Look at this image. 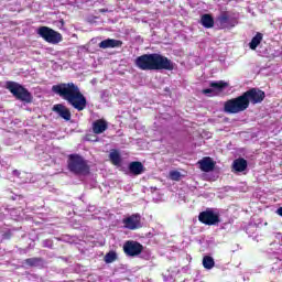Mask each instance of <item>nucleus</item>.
<instances>
[{
    "label": "nucleus",
    "mask_w": 282,
    "mask_h": 282,
    "mask_svg": "<svg viewBox=\"0 0 282 282\" xmlns=\"http://www.w3.org/2000/svg\"><path fill=\"white\" fill-rule=\"evenodd\" d=\"M52 91L59 96L62 100H66L76 111H85L87 109V97L82 94L78 85L73 82L53 85Z\"/></svg>",
    "instance_id": "nucleus-1"
},
{
    "label": "nucleus",
    "mask_w": 282,
    "mask_h": 282,
    "mask_svg": "<svg viewBox=\"0 0 282 282\" xmlns=\"http://www.w3.org/2000/svg\"><path fill=\"white\" fill-rule=\"evenodd\" d=\"M134 65L142 72H160L162 69L173 72L175 69V63L160 53L140 55L134 59Z\"/></svg>",
    "instance_id": "nucleus-2"
},
{
    "label": "nucleus",
    "mask_w": 282,
    "mask_h": 282,
    "mask_svg": "<svg viewBox=\"0 0 282 282\" xmlns=\"http://www.w3.org/2000/svg\"><path fill=\"white\" fill-rule=\"evenodd\" d=\"M67 169L74 175H89L91 167L85 158L80 154H69L67 160Z\"/></svg>",
    "instance_id": "nucleus-3"
},
{
    "label": "nucleus",
    "mask_w": 282,
    "mask_h": 282,
    "mask_svg": "<svg viewBox=\"0 0 282 282\" xmlns=\"http://www.w3.org/2000/svg\"><path fill=\"white\" fill-rule=\"evenodd\" d=\"M6 89H8V91H10V94H12V96L21 102H26L28 105H30V102L34 100L32 93H30L28 88H24L23 85L17 82H7Z\"/></svg>",
    "instance_id": "nucleus-4"
},
{
    "label": "nucleus",
    "mask_w": 282,
    "mask_h": 282,
    "mask_svg": "<svg viewBox=\"0 0 282 282\" xmlns=\"http://www.w3.org/2000/svg\"><path fill=\"white\" fill-rule=\"evenodd\" d=\"M248 109V104L243 95H240L236 98H231L224 104V111L225 113H241Z\"/></svg>",
    "instance_id": "nucleus-5"
},
{
    "label": "nucleus",
    "mask_w": 282,
    "mask_h": 282,
    "mask_svg": "<svg viewBox=\"0 0 282 282\" xmlns=\"http://www.w3.org/2000/svg\"><path fill=\"white\" fill-rule=\"evenodd\" d=\"M37 34L46 43H51V45H58L63 41V35L50 26H40Z\"/></svg>",
    "instance_id": "nucleus-6"
},
{
    "label": "nucleus",
    "mask_w": 282,
    "mask_h": 282,
    "mask_svg": "<svg viewBox=\"0 0 282 282\" xmlns=\"http://www.w3.org/2000/svg\"><path fill=\"white\" fill-rule=\"evenodd\" d=\"M242 97L245 98V102H247V107H250V105H261L265 100V91L259 88H250L242 93Z\"/></svg>",
    "instance_id": "nucleus-7"
},
{
    "label": "nucleus",
    "mask_w": 282,
    "mask_h": 282,
    "mask_svg": "<svg viewBox=\"0 0 282 282\" xmlns=\"http://www.w3.org/2000/svg\"><path fill=\"white\" fill-rule=\"evenodd\" d=\"M198 221L205 226H217L221 220L219 214H216L213 209H206L198 215Z\"/></svg>",
    "instance_id": "nucleus-8"
},
{
    "label": "nucleus",
    "mask_w": 282,
    "mask_h": 282,
    "mask_svg": "<svg viewBox=\"0 0 282 282\" xmlns=\"http://www.w3.org/2000/svg\"><path fill=\"white\" fill-rule=\"evenodd\" d=\"M142 250H144V246L138 241L127 240L123 243V252L127 257H138L142 254Z\"/></svg>",
    "instance_id": "nucleus-9"
},
{
    "label": "nucleus",
    "mask_w": 282,
    "mask_h": 282,
    "mask_svg": "<svg viewBox=\"0 0 282 282\" xmlns=\"http://www.w3.org/2000/svg\"><path fill=\"white\" fill-rule=\"evenodd\" d=\"M123 227L128 230H138L142 228V216L140 214H132L122 219Z\"/></svg>",
    "instance_id": "nucleus-10"
},
{
    "label": "nucleus",
    "mask_w": 282,
    "mask_h": 282,
    "mask_svg": "<svg viewBox=\"0 0 282 282\" xmlns=\"http://www.w3.org/2000/svg\"><path fill=\"white\" fill-rule=\"evenodd\" d=\"M217 23L219 25L220 30H230L237 25V20L234 18H230L228 12H223L218 18H217Z\"/></svg>",
    "instance_id": "nucleus-11"
},
{
    "label": "nucleus",
    "mask_w": 282,
    "mask_h": 282,
    "mask_svg": "<svg viewBox=\"0 0 282 282\" xmlns=\"http://www.w3.org/2000/svg\"><path fill=\"white\" fill-rule=\"evenodd\" d=\"M53 111L57 113L59 118H63V120H65L66 122H69V120H72V111L63 104L54 105Z\"/></svg>",
    "instance_id": "nucleus-12"
},
{
    "label": "nucleus",
    "mask_w": 282,
    "mask_h": 282,
    "mask_svg": "<svg viewBox=\"0 0 282 282\" xmlns=\"http://www.w3.org/2000/svg\"><path fill=\"white\" fill-rule=\"evenodd\" d=\"M199 169L204 173H210V171H215V161L210 156H205L203 160L198 161Z\"/></svg>",
    "instance_id": "nucleus-13"
},
{
    "label": "nucleus",
    "mask_w": 282,
    "mask_h": 282,
    "mask_svg": "<svg viewBox=\"0 0 282 282\" xmlns=\"http://www.w3.org/2000/svg\"><path fill=\"white\" fill-rule=\"evenodd\" d=\"M109 129V124L104 119H98L93 123V133L96 135H100V133H105Z\"/></svg>",
    "instance_id": "nucleus-14"
},
{
    "label": "nucleus",
    "mask_w": 282,
    "mask_h": 282,
    "mask_svg": "<svg viewBox=\"0 0 282 282\" xmlns=\"http://www.w3.org/2000/svg\"><path fill=\"white\" fill-rule=\"evenodd\" d=\"M121 45H122V41L116 40V39H107L99 43L100 50L120 47Z\"/></svg>",
    "instance_id": "nucleus-15"
},
{
    "label": "nucleus",
    "mask_w": 282,
    "mask_h": 282,
    "mask_svg": "<svg viewBox=\"0 0 282 282\" xmlns=\"http://www.w3.org/2000/svg\"><path fill=\"white\" fill-rule=\"evenodd\" d=\"M129 169V173H131V175H142V173H144V164H142V162L140 161H133L129 164L128 166Z\"/></svg>",
    "instance_id": "nucleus-16"
},
{
    "label": "nucleus",
    "mask_w": 282,
    "mask_h": 282,
    "mask_svg": "<svg viewBox=\"0 0 282 282\" xmlns=\"http://www.w3.org/2000/svg\"><path fill=\"white\" fill-rule=\"evenodd\" d=\"M232 169L236 173H243L248 169V161L243 158L236 159L232 163Z\"/></svg>",
    "instance_id": "nucleus-17"
},
{
    "label": "nucleus",
    "mask_w": 282,
    "mask_h": 282,
    "mask_svg": "<svg viewBox=\"0 0 282 282\" xmlns=\"http://www.w3.org/2000/svg\"><path fill=\"white\" fill-rule=\"evenodd\" d=\"M109 160L113 166H121L122 165V156L120 152L116 149H112L109 153Z\"/></svg>",
    "instance_id": "nucleus-18"
},
{
    "label": "nucleus",
    "mask_w": 282,
    "mask_h": 282,
    "mask_svg": "<svg viewBox=\"0 0 282 282\" xmlns=\"http://www.w3.org/2000/svg\"><path fill=\"white\" fill-rule=\"evenodd\" d=\"M200 23L203 28H206L207 30H210V28H215V19L208 13L202 15Z\"/></svg>",
    "instance_id": "nucleus-19"
},
{
    "label": "nucleus",
    "mask_w": 282,
    "mask_h": 282,
    "mask_svg": "<svg viewBox=\"0 0 282 282\" xmlns=\"http://www.w3.org/2000/svg\"><path fill=\"white\" fill-rule=\"evenodd\" d=\"M261 41H263V34L261 32H258L249 43L250 50H257L261 45Z\"/></svg>",
    "instance_id": "nucleus-20"
},
{
    "label": "nucleus",
    "mask_w": 282,
    "mask_h": 282,
    "mask_svg": "<svg viewBox=\"0 0 282 282\" xmlns=\"http://www.w3.org/2000/svg\"><path fill=\"white\" fill-rule=\"evenodd\" d=\"M209 87H212V89H215L216 91H224V89H226V87H228V83H226L224 80L210 82Z\"/></svg>",
    "instance_id": "nucleus-21"
},
{
    "label": "nucleus",
    "mask_w": 282,
    "mask_h": 282,
    "mask_svg": "<svg viewBox=\"0 0 282 282\" xmlns=\"http://www.w3.org/2000/svg\"><path fill=\"white\" fill-rule=\"evenodd\" d=\"M203 267L205 270H213L215 268V259L210 256H205L203 258Z\"/></svg>",
    "instance_id": "nucleus-22"
},
{
    "label": "nucleus",
    "mask_w": 282,
    "mask_h": 282,
    "mask_svg": "<svg viewBox=\"0 0 282 282\" xmlns=\"http://www.w3.org/2000/svg\"><path fill=\"white\" fill-rule=\"evenodd\" d=\"M43 259L42 258H28L24 260V263L29 265L30 268H36L39 263H42Z\"/></svg>",
    "instance_id": "nucleus-23"
},
{
    "label": "nucleus",
    "mask_w": 282,
    "mask_h": 282,
    "mask_svg": "<svg viewBox=\"0 0 282 282\" xmlns=\"http://www.w3.org/2000/svg\"><path fill=\"white\" fill-rule=\"evenodd\" d=\"M117 259H118V253H116V251H109L104 257L105 263H113V261H116Z\"/></svg>",
    "instance_id": "nucleus-24"
},
{
    "label": "nucleus",
    "mask_w": 282,
    "mask_h": 282,
    "mask_svg": "<svg viewBox=\"0 0 282 282\" xmlns=\"http://www.w3.org/2000/svg\"><path fill=\"white\" fill-rule=\"evenodd\" d=\"M170 180H173V182H180V180H182V173H180L177 171H171Z\"/></svg>",
    "instance_id": "nucleus-25"
},
{
    "label": "nucleus",
    "mask_w": 282,
    "mask_h": 282,
    "mask_svg": "<svg viewBox=\"0 0 282 282\" xmlns=\"http://www.w3.org/2000/svg\"><path fill=\"white\" fill-rule=\"evenodd\" d=\"M12 237H13V234H12L11 229H8L7 231H4L2 234V240L3 241H9L10 239H12Z\"/></svg>",
    "instance_id": "nucleus-26"
},
{
    "label": "nucleus",
    "mask_w": 282,
    "mask_h": 282,
    "mask_svg": "<svg viewBox=\"0 0 282 282\" xmlns=\"http://www.w3.org/2000/svg\"><path fill=\"white\" fill-rule=\"evenodd\" d=\"M43 248H54V242L50 239L43 240L42 242Z\"/></svg>",
    "instance_id": "nucleus-27"
},
{
    "label": "nucleus",
    "mask_w": 282,
    "mask_h": 282,
    "mask_svg": "<svg viewBox=\"0 0 282 282\" xmlns=\"http://www.w3.org/2000/svg\"><path fill=\"white\" fill-rule=\"evenodd\" d=\"M86 140H88V142H98V137L94 134H87Z\"/></svg>",
    "instance_id": "nucleus-28"
},
{
    "label": "nucleus",
    "mask_w": 282,
    "mask_h": 282,
    "mask_svg": "<svg viewBox=\"0 0 282 282\" xmlns=\"http://www.w3.org/2000/svg\"><path fill=\"white\" fill-rule=\"evenodd\" d=\"M203 94L205 95L213 94V88L203 89Z\"/></svg>",
    "instance_id": "nucleus-29"
},
{
    "label": "nucleus",
    "mask_w": 282,
    "mask_h": 282,
    "mask_svg": "<svg viewBox=\"0 0 282 282\" xmlns=\"http://www.w3.org/2000/svg\"><path fill=\"white\" fill-rule=\"evenodd\" d=\"M276 215H279L280 217H282V207L276 209Z\"/></svg>",
    "instance_id": "nucleus-30"
}]
</instances>
